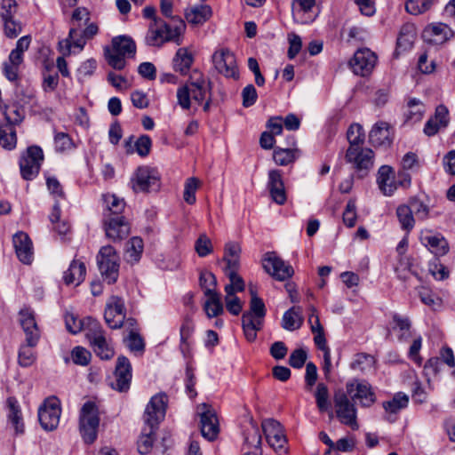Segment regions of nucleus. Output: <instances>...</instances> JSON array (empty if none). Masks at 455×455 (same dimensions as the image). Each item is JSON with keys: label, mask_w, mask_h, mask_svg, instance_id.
Segmentation results:
<instances>
[{"label": "nucleus", "mask_w": 455, "mask_h": 455, "mask_svg": "<svg viewBox=\"0 0 455 455\" xmlns=\"http://www.w3.org/2000/svg\"><path fill=\"white\" fill-rule=\"evenodd\" d=\"M177 101L184 110H188L194 101L197 105L204 104V111H209L212 102V82L202 72L193 70L187 83L178 88Z\"/></svg>", "instance_id": "f257e3e1"}, {"label": "nucleus", "mask_w": 455, "mask_h": 455, "mask_svg": "<svg viewBox=\"0 0 455 455\" xmlns=\"http://www.w3.org/2000/svg\"><path fill=\"white\" fill-rule=\"evenodd\" d=\"M167 403V395L159 393L153 395L146 406L143 415L145 427L138 441V451L142 455L149 453L153 447L156 431L166 413Z\"/></svg>", "instance_id": "f03ea898"}, {"label": "nucleus", "mask_w": 455, "mask_h": 455, "mask_svg": "<svg viewBox=\"0 0 455 455\" xmlns=\"http://www.w3.org/2000/svg\"><path fill=\"white\" fill-rule=\"evenodd\" d=\"M250 293L251 295L250 308L242 315V325L246 339L252 342L257 338V332L263 327L267 309L263 300L257 296L251 285H250Z\"/></svg>", "instance_id": "7ed1b4c3"}, {"label": "nucleus", "mask_w": 455, "mask_h": 455, "mask_svg": "<svg viewBox=\"0 0 455 455\" xmlns=\"http://www.w3.org/2000/svg\"><path fill=\"white\" fill-rule=\"evenodd\" d=\"M136 52L135 42L127 36L112 39V48H105V57L109 66L117 70L125 67V58L133 57Z\"/></svg>", "instance_id": "20e7f679"}, {"label": "nucleus", "mask_w": 455, "mask_h": 455, "mask_svg": "<svg viewBox=\"0 0 455 455\" xmlns=\"http://www.w3.org/2000/svg\"><path fill=\"white\" fill-rule=\"evenodd\" d=\"M100 426L99 407L94 401L85 402L79 411V431L86 443H92Z\"/></svg>", "instance_id": "39448f33"}, {"label": "nucleus", "mask_w": 455, "mask_h": 455, "mask_svg": "<svg viewBox=\"0 0 455 455\" xmlns=\"http://www.w3.org/2000/svg\"><path fill=\"white\" fill-rule=\"evenodd\" d=\"M262 430L268 445L277 455L289 452L288 439L281 423L274 419H266L261 423Z\"/></svg>", "instance_id": "423d86ee"}, {"label": "nucleus", "mask_w": 455, "mask_h": 455, "mask_svg": "<svg viewBox=\"0 0 455 455\" xmlns=\"http://www.w3.org/2000/svg\"><path fill=\"white\" fill-rule=\"evenodd\" d=\"M99 270L104 281L115 283L119 275L120 259L111 245L101 247L97 256Z\"/></svg>", "instance_id": "0eeeda50"}, {"label": "nucleus", "mask_w": 455, "mask_h": 455, "mask_svg": "<svg viewBox=\"0 0 455 455\" xmlns=\"http://www.w3.org/2000/svg\"><path fill=\"white\" fill-rule=\"evenodd\" d=\"M134 192L148 193L157 191L160 188V175L158 172L149 166L137 168L131 180Z\"/></svg>", "instance_id": "6e6552de"}, {"label": "nucleus", "mask_w": 455, "mask_h": 455, "mask_svg": "<svg viewBox=\"0 0 455 455\" xmlns=\"http://www.w3.org/2000/svg\"><path fill=\"white\" fill-rule=\"evenodd\" d=\"M61 415L60 401L56 396L46 398L38 409V419L46 431L57 428Z\"/></svg>", "instance_id": "1a4fd4ad"}, {"label": "nucleus", "mask_w": 455, "mask_h": 455, "mask_svg": "<svg viewBox=\"0 0 455 455\" xmlns=\"http://www.w3.org/2000/svg\"><path fill=\"white\" fill-rule=\"evenodd\" d=\"M44 160V153L41 148L32 146L28 148L23 153L20 160V173L24 180H30L39 173L42 162Z\"/></svg>", "instance_id": "9d476101"}, {"label": "nucleus", "mask_w": 455, "mask_h": 455, "mask_svg": "<svg viewBox=\"0 0 455 455\" xmlns=\"http://www.w3.org/2000/svg\"><path fill=\"white\" fill-rule=\"evenodd\" d=\"M336 415L339 420L353 430L358 429L357 411L355 404L350 402L347 395L343 392L336 393L334 395Z\"/></svg>", "instance_id": "9b49d317"}, {"label": "nucleus", "mask_w": 455, "mask_h": 455, "mask_svg": "<svg viewBox=\"0 0 455 455\" xmlns=\"http://www.w3.org/2000/svg\"><path fill=\"white\" fill-rule=\"evenodd\" d=\"M264 270L278 281H284L294 274L292 267L274 251L265 253L262 259Z\"/></svg>", "instance_id": "f8f14e48"}, {"label": "nucleus", "mask_w": 455, "mask_h": 455, "mask_svg": "<svg viewBox=\"0 0 455 455\" xmlns=\"http://www.w3.org/2000/svg\"><path fill=\"white\" fill-rule=\"evenodd\" d=\"M212 63L216 70L228 78L239 77L238 68L235 54L227 48H221L212 55Z\"/></svg>", "instance_id": "ddd939ff"}, {"label": "nucleus", "mask_w": 455, "mask_h": 455, "mask_svg": "<svg viewBox=\"0 0 455 455\" xmlns=\"http://www.w3.org/2000/svg\"><path fill=\"white\" fill-rule=\"evenodd\" d=\"M377 62L376 54L368 48L357 50L349 64L355 75L365 76L371 73Z\"/></svg>", "instance_id": "4468645a"}, {"label": "nucleus", "mask_w": 455, "mask_h": 455, "mask_svg": "<svg viewBox=\"0 0 455 455\" xmlns=\"http://www.w3.org/2000/svg\"><path fill=\"white\" fill-rule=\"evenodd\" d=\"M347 393L353 400H358L362 406L370 407L376 401L371 386L364 380H354L347 384Z\"/></svg>", "instance_id": "2eb2a0df"}, {"label": "nucleus", "mask_w": 455, "mask_h": 455, "mask_svg": "<svg viewBox=\"0 0 455 455\" xmlns=\"http://www.w3.org/2000/svg\"><path fill=\"white\" fill-rule=\"evenodd\" d=\"M104 318L106 323L111 329L121 328L124 318L125 309L124 300L117 297L112 296L107 303Z\"/></svg>", "instance_id": "dca6fc26"}, {"label": "nucleus", "mask_w": 455, "mask_h": 455, "mask_svg": "<svg viewBox=\"0 0 455 455\" xmlns=\"http://www.w3.org/2000/svg\"><path fill=\"white\" fill-rule=\"evenodd\" d=\"M373 157L374 153L370 148H348L346 153L347 162L359 172L369 171L373 165Z\"/></svg>", "instance_id": "f3484780"}, {"label": "nucleus", "mask_w": 455, "mask_h": 455, "mask_svg": "<svg viewBox=\"0 0 455 455\" xmlns=\"http://www.w3.org/2000/svg\"><path fill=\"white\" fill-rule=\"evenodd\" d=\"M286 147H275L273 151V160L275 164L286 166L293 164L299 156L300 150L296 147L294 136L287 137Z\"/></svg>", "instance_id": "a211bd4d"}, {"label": "nucleus", "mask_w": 455, "mask_h": 455, "mask_svg": "<svg viewBox=\"0 0 455 455\" xmlns=\"http://www.w3.org/2000/svg\"><path fill=\"white\" fill-rule=\"evenodd\" d=\"M15 117H12L10 114H6V123L0 124V145L6 149H12L17 143L16 132L13 124L21 122L22 116L19 109L13 111Z\"/></svg>", "instance_id": "6ab92c4d"}, {"label": "nucleus", "mask_w": 455, "mask_h": 455, "mask_svg": "<svg viewBox=\"0 0 455 455\" xmlns=\"http://www.w3.org/2000/svg\"><path fill=\"white\" fill-rule=\"evenodd\" d=\"M203 409L204 411L199 413L201 433L205 439L213 441L220 432L219 420L215 411L210 409L207 404L204 403Z\"/></svg>", "instance_id": "aec40b11"}, {"label": "nucleus", "mask_w": 455, "mask_h": 455, "mask_svg": "<svg viewBox=\"0 0 455 455\" xmlns=\"http://www.w3.org/2000/svg\"><path fill=\"white\" fill-rule=\"evenodd\" d=\"M20 323L25 334V344L36 347L40 339V331L30 309L20 311Z\"/></svg>", "instance_id": "412c9836"}, {"label": "nucleus", "mask_w": 455, "mask_h": 455, "mask_svg": "<svg viewBox=\"0 0 455 455\" xmlns=\"http://www.w3.org/2000/svg\"><path fill=\"white\" fill-rule=\"evenodd\" d=\"M103 223L107 237L113 242H120L130 234V224L124 217L108 218Z\"/></svg>", "instance_id": "4be33fe9"}, {"label": "nucleus", "mask_w": 455, "mask_h": 455, "mask_svg": "<svg viewBox=\"0 0 455 455\" xmlns=\"http://www.w3.org/2000/svg\"><path fill=\"white\" fill-rule=\"evenodd\" d=\"M409 395L403 392L395 393L390 400L382 403L385 411V419L394 423L397 419V414L409 405Z\"/></svg>", "instance_id": "5701e85b"}, {"label": "nucleus", "mask_w": 455, "mask_h": 455, "mask_svg": "<svg viewBox=\"0 0 455 455\" xmlns=\"http://www.w3.org/2000/svg\"><path fill=\"white\" fill-rule=\"evenodd\" d=\"M453 36V31L444 23L427 26L422 33L425 42L431 44H441Z\"/></svg>", "instance_id": "b1692460"}, {"label": "nucleus", "mask_w": 455, "mask_h": 455, "mask_svg": "<svg viewBox=\"0 0 455 455\" xmlns=\"http://www.w3.org/2000/svg\"><path fill=\"white\" fill-rule=\"evenodd\" d=\"M16 255L23 264H30L34 259L33 244L24 232H18L12 237Z\"/></svg>", "instance_id": "393cba45"}, {"label": "nucleus", "mask_w": 455, "mask_h": 455, "mask_svg": "<svg viewBox=\"0 0 455 455\" xmlns=\"http://www.w3.org/2000/svg\"><path fill=\"white\" fill-rule=\"evenodd\" d=\"M267 188L271 198L277 204H283L286 200V192L283 180L282 172L279 170H271L268 172Z\"/></svg>", "instance_id": "a878e982"}, {"label": "nucleus", "mask_w": 455, "mask_h": 455, "mask_svg": "<svg viewBox=\"0 0 455 455\" xmlns=\"http://www.w3.org/2000/svg\"><path fill=\"white\" fill-rule=\"evenodd\" d=\"M448 114V109L444 106H438L435 116L426 123L424 133L430 137L435 135L441 129L445 128L449 123Z\"/></svg>", "instance_id": "bb28decb"}, {"label": "nucleus", "mask_w": 455, "mask_h": 455, "mask_svg": "<svg viewBox=\"0 0 455 455\" xmlns=\"http://www.w3.org/2000/svg\"><path fill=\"white\" fill-rule=\"evenodd\" d=\"M391 126L388 123H376L369 133V141L373 146H389L392 142Z\"/></svg>", "instance_id": "cd10ccee"}, {"label": "nucleus", "mask_w": 455, "mask_h": 455, "mask_svg": "<svg viewBox=\"0 0 455 455\" xmlns=\"http://www.w3.org/2000/svg\"><path fill=\"white\" fill-rule=\"evenodd\" d=\"M98 33V26L95 23L89 24L81 33L77 28H71L67 39L69 47L74 46L82 50L86 39L92 38Z\"/></svg>", "instance_id": "c85d7f7f"}, {"label": "nucleus", "mask_w": 455, "mask_h": 455, "mask_svg": "<svg viewBox=\"0 0 455 455\" xmlns=\"http://www.w3.org/2000/svg\"><path fill=\"white\" fill-rule=\"evenodd\" d=\"M377 182L385 196L393 195L397 188V180H395L394 171L388 165H383L379 169Z\"/></svg>", "instance_id": "c756f323"}, {"label": "nucleus", "mask_w": 455, "mask_h": 455, "mask_svg": "<svg viewBox=\"0 0 455 455\" xmlns=\"http://www.w3.org/2000/svg\"><path fill=\"white\" fill-rule=\"evenodd\" d=\"M102 199L104 203L103 220L108 218L124 217L122 215L125 207L124 199L112 194L103 195Z\"/></svg>", "instance_id": "7c9ffc66"}, {"label": "nucleus", "mask_w": 455, "mask_h": 455, "mask_svg": "<svg viewBox=\"0 0 455 455\" xmlns=\"http://www.w3.org/2000/svg\"><path fill=\"white\" fill-rule=\"evenodd\" d=\"M205 297L207 299L204 304V309L207 316L212 318L222 315L224 307L220 294L215 289H206Z\"/></svg>", "instance_id": "2f4dec72"}, {"label": "nucleus", "mask_w": 455, "mask_h": 455, "mask_svg": "<svg viewBox=\"0 0 455 455\" xmlns=\"http://www.w3.org/2000/svg\"><path fill=\"white\" fill-rule=\"evenodd\" d=\"M132 371H108L107 384L114 390L126 392L130 388Z\"/></svg>", "instance_id": "473e14b6"}, {"label": "nucleus", "mask_w": 455, "mask_h": 455, "mask_svg": "<svg viewBox=\"0 0 455 455\" xmlns=\"http://www.w3.org/2000/svg\"><path fill=\"white\" fill-rule=\"evenodd\" d=\"M422 243L436 256H443L449 251V244L442 235H424L421 236Z\"/></svg>", "instance_id": "72a5a7b5"}, {"label": "nucleus", "mask_w": 455, "mask_h": 455, "mask_svg": "<svg viewBox=\"0 0 455 455\" xmlns=\"http://www.w3.org/2000/svg\"><path fill=\"white\" fill-rule=\"evenodd\" d=\"M6 406L9 410V413L7 415L8 420L12 423L16 434H23L24 423L18 400L13 396L8 397L6 400Z\"/></svg>", "instance_id": "f704fd0d"}, {"label": "nucleus", "mask_w": 455, "mask_h": 455, "mask_svg": "<svg viewBox=\"0 0 455 455\" xmlns=\"http://www.w3.org/2000/svg\"><path fill=\"white\" fill-rule=\"evenodd\" d=\"M174 24L163 22L162 28L164 32V38L167 42H174L178 45L182 44V36L186 29L185 22L180 19L172 18Z\"/></svg>", "instance_id": "c9c22d12"}, {"label": "nucleus", "mask_w": 455, "mask_h": 455, "mask_svg": "<svg viewBox=\"0 0 455 455\" xmlns=\"http://www.w3.org/2000/svg\"><path fill=\"white\" fill-rule=\"evenodd\" d=\"M86 267L84 262L73 260L68 269L64 272V282L66 284L79 285L85 277Z\"/></svg>", "instance_id": "e433bc0d"}, {"label": "nucleus", "mask_w": 455, "mask_h": 455, "mask_svg": "<svg viewBox=\"0 0 455 455\" xmlns=\"http://www.w3.org/2000/svg\"><path fill=\"white\" fill-rule=\"evenodd\" d=\"M212 15V10L210 5L202 4L191 7L185 13L186 20L192 25H202Z\"/></svg>", "instance_id": "4c0bfd02"}, {"label": "nucleus", "mask_w": 455, "mask_h": 455, "mask_svg": "<svg viewBox=\"0 0 455 455\" xmlns=\"http://www.w3.org/2000/svg\"><path fill=\"white\" fill-rule=\"evenodd\" d=\"M303 323L302 308L292 307L287 310L282 319V327L287 331H295Z\"/></svg>", "instance_id": "58836bf2"}, {"label": "nucleus", "mask_w": 455, "mask_h": 455, "mask_svg": "<svg viewBox=\"0 0 455 455\" xmlns=\"http://www.w3.org/2000/svg\"><path fill=\"white\" fill-rule=\"evenodd\" d=\"M416 36L415 26L411 23H406L402 26L397 36V50L406 51L411 48Z\"/></svg>", "instance_id": "ea45409f"}, {"label": "nucleus", "mask_w": 455, "mask_h": 455, "mask_svg": "<svg viewBox=\"0 0 455 455\" xmlns=\"http://www.w3.org/2000/svg\"><path fill=\"white\" fill-rule=\"evenodd\" d=\"M194 58L187 48H180L173 58V68L181 74H186L193 64Z\"/></svg>", "instance_id": "a19ab883"}, {"label": "nucleus", "mask_w": 455, "mask_h": 455, "mask_svg": "<svg viewBox=\"0 0 455 455\" xmlns=\"http://www.w3.org/2000/svg\"><path fill=\"white\" fill-rule=\"evenodd\" d=\"M83 331L85 332V337L90 344L94 341H100L99 339H100L105 335L100 323L92 317L85 318V325Z\"/></svg>", "instance_id": "79ce46f5"}, {"label": "nucleus", "mask_w": 455, "mask_h": 455, "mask_svg": "<svg viewBox=\"0 0 455 455\" xmlns=\"http://www.w3.org/2000/svg\"><path fill=\"white\" fill-rule=\"evenodd\" d=\"M396 216L403 230L407 232L412 230L415 226V219L408 204L399 205L396 209Z\"/></svg>", "instance_id": "37998d69"}, {"label": "nucleus", "mask_w": 455, "mask_h": 455, "mask_svg": "<svg viewBox=\"0 0 455 455\" xmlns=\"http://www.w3.org/2000/svg\"><path fill=\"white\" fill-rule=\"evenodd\" d=\"M392 318V330L394 331H398V339H407L410 337V330L411 327L410 319L398 314H394Z\"/></svg>", "instance_id": "c03bdc74"}, {"label": "nucleus", "mask_w": 455, "mask_h": 455, "mask_svg": "<svg viewBox=\"0 0 455 455\" xmlns=\"http://www.w3.org/2000/svg\"><path fill=\"white\" fill-rule=\"evenodd\" d=\"M143 241L138 236L130 239L126 249V260L131 263H136L140 260L143 251Z\"/></svg>", "instance_id": "a18cd8bd"}, {"label": "nucleus", "mask_w": 455, "mask_h": 455, "mask_svg": "<svg viewBox=\"0 0 455 455\" xmlns=\"http://www.w3.org/2000/svg\"><path fill=\"white\" fill-rule=\"evenodd\" d=\"M440 360L443 361L449 368H455V358L453 351L449 347H442L439 353V356L430 358L425 365V368L437 367Z\"/></svg>", "instance_id": "49530a36"}, {"label": "nucleus", "mask_w": 455, "mask_h": 455, "mask_svg": "<svg viewBox=\"0 0 455 455\" xmlns=\"http://www.w3.org/2000/svg\"><path fill=\"white\" fill-rule=\"evenodd\" d=\"M293 3L297 4V12H302L304 15H307L303 22L313 21L318 15V12H315L316 0H293Z\"/></svg>", "instance_id": "de8ad7c7"}, {"label": "nucleus", "mask_w": 455, "mask_h": 455, "mask_svg": "<svg viewBox=\"0 0 455 455\" xmlns=\"http://www.w3.org/2000/svg\"><path fill=\"white\" fill-rule=\"evenodd\" d=\"M347 137L349 142V148H361L365 139V134L362 125L359 124H351L347 130Z\"/></svg>", "instance_id": "09e8293b"}, {"label": "nucleus", "mask_w": 455, "mask_h": 455, "mask_svg": "<svg viewBox=\"0 0 455 455\" xmlns=\"http://www.w3.org/2000/svg\"><path fill=\"white\" fill-rule=\"evenodd\" d=\"M164 37V32L162 25L156 28L150 26L145 37V41L148 45L160 47L167 42Z\"/></svg>", "instance_id": "8fccbe9b"}, {"label": "nucleus", "mask_w": 455, "mask_h": 455, "mask_svg": "<svg viewBox=\"0 0 455 455\" xmlns=\"http://www.w3.org/2000/svg\"><path fill=\"white\" fill-rule=\"evenodd\" d=\"M376 360L374 356L360 353L355 355L353 361L350 363V367L353 370H366L375 367Z\"/></svg>", "instance_id": "3c124183"}, {"label": "nucleus", "mask_w": 455, "mask_h": 455, "mask_svg": "<svg viewBox=\"0 0 455 455\" xmlns=\"http://www.w3.org/2000/svg\"><path fill=\"white\" fill-rule=\"evenodd\" d=\"M100 341H94L93 343H91L90 345L93 348L94 352L98 356H100L101 359L108 360L110 359L113 355L114 351L112 347H110L109 342L108 341L106 336H102Z\"/></svg>", "instance_id": "603ef678"}, {"label": "nucleus", "mask_w": 455, "mask_h": 455, "mask_svg": "<svg viewBox=\"0 0 455 455\" xmlns=\"http://www.w3.org/2000/svg\"><path fill=\"white\" fill-rule=\"evenodd\" d=\"M200 186V180L196 177L188 178L184 186L183 198L188 204H194L196 201V192Z\"/></svg>", "instance_id": "864d4df0"}, {"label": "nucleus", "mask_w": 455, "mask_h": 455, "mask_svg": "<svg viewBox=\"0 0 455 455\" xmlns=\"http://www.w3.org/2000/svg\"><path fill=\"white\" fill-rule=\"evenodd\" d=\"M432 4L433 0H408L405 4V9L412 15H419L428 11Z\"/></svg>", "instance_id": "5fc2aeb1"}, {"label": "nucleus", "mask_w": 455, "mask_h": 455, "mask_svg": "<svg viewBox=\"0 0 455 455\" xmlns=\"http://www.w3.org/2000/svg\"><path fill=\"white\" fill-rule=\"evenodd\" d=\"M408 205L419 220H423L429 217L430 209L422 200L413 197L409 201Z\"/></svg>", "instance_id": "6e6d98bb"}, {"label": "nucleus", "mask_w": 455, "mask_h": 455, "mask_svg": "<svg viewBox=\"0 0 455 455\" xmlns=\"http://www.w3.org/2000/svg\"><path fill=\"white\" fill-rule=\"evenodd\" d=\"M50 220L52 224H55L54 229L60 235H65L69 231V225L66 221H60V209L58 203L53 205Z\"/></svg>", "instance_id": "4d7b16f0"}, {"label": "nucleus", "mask_w": 455, "mask_h": 455, "mask_svg": "<svg viewBox=\"0 0 455 455\" xmlns=\"http://www.w3.org/2000/svg\"><path fill=\"white\" fill-rule=\"evenodd\" d=\"M33 347L26 344L20 346L18 355V362L20 367H30L34 363L36 356L32 350Z\"/></svg>", "instance_id": "13d9d810"}, {"label": "nucleus", "mask_w": 455, "mask_h": 455, "mask_svg": "<svg viewBox=\"0 0 455 455\" xmlns=\"http://www.w3.org/2000/svg\"><path fill=\"white\" fill-rule=\"evenodd\" d=\"M317 407L320 411H325L329 408V392L323 383H319L315 394Z\"/></svg>", "instance_id": "bf43d9fd"}, {"label": "nucleus", "mask_w": 455, "mask_h": 455, "mask_svg": "<svg viewBox=\"0 0 455 455\" xmlns=\"http://www.w3.org/2000/svg\"><path fill=\"white\" fill-rule=\"evenodd\" d=\"M408 118L413 122L419 121L425 112V107L421 101L417 99H411L408 101Z\"/></svg>", "instance_id": "052dcab7"}, {"label": "nucleus", "mask_w": 455, "mask_h": 455, "mask_svg": "<svg viewBox=\"0 0 455 455\" xmlns=\"http://www.w3.org/2000/svg\"><path fill=\"white\" fill-rule=\"evenodd\" d=\"M195 250L199 257H205L212 252V244L211 239L205 235L202 234L196 241Z\"/></svg>", "instance_id": "680f3d73"}, {"label": "nucleus", "mask_w": 455, "mask_h": 455, "mask_svg": "<svg viewBox=\"0 0 455 455\" xmlns=\"http://www.w3.org/2000/svg\"><path fill=\"white\" fill-rule=\"evenodd\" d=\"M225 303L226 307L230 314L238 315L242 312L243 302L237 296H235V293H230V291L226 292Z\"/></svg>", "instance_id": "e2e57ef3"}, {"label": "nucleus", "mask_w": 455, "mask_h": 455, "mask_svg": "<svg viewBox=\"0 0 455 455\" xmlns=\"http://www.w3.org/2000/svg\"><path fill=\"white\" fill-rule=\"evenodd\" d=\"M230 283L224 288L225 292L230 291V293H235L236 291H243L245 288L244 281L235 272H231L226 275Z\"/></svg>", "instance_id": "0e129e2a"}, {"label": "nucleus", "mask_w": 455, "mask_h": 455, "mask_svg": "<svg viewBox=\"0 0 455 455\" xmlns=\"http://www.w3.org/2000/svg\"><path fill=\"white\" fill-rule=\"evenodd\" d=\"M357 219L356 205L354 199H350L343 212V222L348 228H353L355 225Z\"/></svg>", "instance_id": "69168bd1"}, {"label": "nucleus", "mask_w": 455, "mask_h": 455, "mask_svg": "<svg viewBox=\"0 0 455 455\" xmlns=\"http://www.w3.org/2000/svg\"><path fill=\"white\" fill-rule=\"evenodd\" d=\"M65 323L67 330L73 334H76L83 331L85 325V318L78 319L73 314H67L65 315Z\"/></svg>", "instance_id": "338daca9"}, {"label": "nucleus", "mask_w": 455, "mask_h": 455, "mask_svg": "<svg viewBox=\"0 0 455 455\" xmlns=\"http://www.w3.org/2000/svg\"><path fill=\"white\" fill-rule=\"evenodd\" d=\"M73 362L80 366H86L91 359V353L82 347H76L71 353Z\"/></svg>", "instance_id": "774afa93"}]
</instances>
